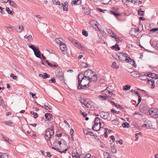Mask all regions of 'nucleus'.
<instances>
[{"label": "nucleus", "mask_w": 158, "mask_h": 158, "mask_svg": "<svg viewBox=\"0 0 158 158\" xmlns=\"http://www.w3.org/2000/svg\"><path fill=\"white\" fill-rule=\"evenodd\" d=\"M77 78L78 79V81L84 79L85 77H84V74L81 73L78 75Z\"/></svg>", "instance_id": "nucleus-23"}, {"label": "nucleus", "mask_w": 158, "mask_h": 158, "mask_svg": "<svg viewBox=\"0 0 158 158\" xmlns=\"http://www.w3.org/2000/svg\"><path fill=\"white\" fill-rule=\"evenodd\" d=\"M91 154L89 153H88L84 156H83V158H90L91 157Z\"/></svg>", "instance_id": "nucleus-45"}, {"label": "nucleus", "mask_w": 158, "mask_h": 158, "mask_svg": "<svg viewBox=\"0 0 158 158\" xmlns=\"http://www.w3.org/2000/svg\"><path fill=\"white\" fill-rule=\"evenodd\" d=\"M111 151L113 153H115L117 152V150L115 147L114 146L111 147Z\"/></svg>", "instance_id": "nucleus-42"}, {"label": "nucleus", "mask_w": 158, "mask_h": 158, "mask_svg": "<svg viewBox=\"0 0 158 158\" xmlns=\"http://www.w3.org/2000/svg\"><path fill=\"white\" fill-rule=\"evenodd\" d=\"M94 121H95V122H99L98 123H99L100 127H101V123L100 122V120L99 118H98V117H96L95 118Z\"/></svg>", "instance_id": "nucleus-43"}, {"label": "nucleus", "mask_w": 158, "mask_h": 158, "mask_svg": "<svg viewBox=\"0 0 158 158\" xmlns=\"http://www.w3.org/2000/svg\"><path fill=\"white\" fill-rule=\"evenodd\" d=\"M69 39L70 41L72 42L73 44H74V41H75V40L74 39L71 38H69Z\"/></svg>", "instance_id": "nucleus-62"}, {"label": "nucleus", "mask_w": 158, "mask_h": 158, "mask_svg": "<svg viewBox=\"0 0 158 158\" xmlns=\"http://www.w3.org/2000/svg\"><path fill=\"white\" fill-rule=\"evenodd\" d=\"M112 66L114 68H115L116 69H117L119 68L118 65L116 64V63L115 62L113 63Z\"/></svg>", "instance_id": "nucleus-41"}, {"label": "nucleus", "mask_w": 158, "mask_h": 158, "mask_svg": "<svg viewBox=\"0 0 158 158\" xmlns=\"http://www.w3.org/2000/svg\"><path fill=\"white\" fill-rule=\"evenodd\" d=\"M45 117L47 120L50 121L51 120V118H52V115L49 113H47L45 114Z\"/></svg>", "instance_id": "nucleus-12"}, {"label": "nucleus", "mask_w": 158, "mask_h": 158, "mask_svg": "<svg viewBox=\"0 0 158 158\" xmlns=\"http://www.w3.org/2000/svg\"><path fill=\"white\" fill-rule=\"evenodd\" d=\"M122 126L124 128H128L130 127L129 124L126 122L123 123Z\"/></svg>", "instance_id": "nucleus-30"}, {"label": "nucleus", "mask_w": 158, "mask_h": 158, "mask_svg": "<svg viewBox=\"0 0 158 158\" xmlns=\"http://www.w3.org/2000/svg\"><path fill=\"white\" fill-rule=\"evenodd\" d=\"M10 77L14 80H16L17 79V77L16 76H15L14 74L12 73L10 74Z\"/></svg>", "instance_id": "nucleus-49"}, {"label": "nucleus", "mask_w": 158, "mask_h": 158, "mask_svg": "<svg viewBox=\"0 0 158 158\" xmlns=\"http://www.w3.org/2000/svg\"><path fill=\"white\" fill-rule=\"evenodd\" d=\"M56 81V80L54 77H52V79L49 81V82L51 83H55Z\"/></svg>", "instance_id": "nucleus-52"}, {"label": "nucleus", "mask_w": 158, "mask_h": 158, "mask_svg": "<svg viewBox=\"0 0 158 158\" xmlns=\"http://www.w3.org/2000/svg\"><path fill=\"white\" fill-rule=\"evenodd\" d=\"M13 123L10 122V121H7L5 122V124L7 125H10L11 126H12V125L11 124H12Z\"/></svg>", "instance_id": "nucleus-57"}, {"label": "nucleus", "mask_w": 158, "mask_h": 158, "mask_svg": "<svg viewBox=\"0 0 158 158\" xmlns=\"http://www.w3.org/2000/svg\"><path fill=\"white\" fill-rule=\"evenodd\" d=\"M48 64L49 66L51 67H57L58 66V65H57L54 64L53 65L52 64L50 63H48Z\"/></svg>", "instance_id": "nucleus-55"}, {"label": "nucleus", "mask_w": 158, "mask_h": 158, "mask_svg": "<svg viewBox=\"0 0 158 158\" xmlns=\"http://www.w3.org/2000/svg\"><path fill=\"white\" fill-rule=\"evenodd\" d=\"M80 113L84 117H86L87 114L84 112H82L81 110L80 111Z\"/></svg>", "instance_id": "nucleus-47"}, {"label": "nucleus", "mask_w": 158, "mask_h": 158, "mask_svg": "<svg viewBox=\"0 0 158 158\" xmlns=\"http://www.w3.org/2000/svg\"><path fill=\"white\" fill-rule=\"evenodd\" d=\"M78 154H77V155L76 154L74 153H73L72 154V156L73 158H78L79 157V158H80V157L79 156V155H77Z\"/></svg>", "instance_id": "nucleus-48"}, {"label": "nucleus", "mask_w": 158, "mask_h": 158, "mask_svg": "<svg viewBox=\"0 0 158 158\" xmlns=\"http://www.w3.org/2000/svg\"><path fill=\"white\" fill-rule=\"evenodd\" d=\"M55 146H58V144L60 145L61 144L60 139H59L56 140L54 143Z\"/></svg>", "instance_id": "nucleus-18"}, {"label": "nucleus", "mask_w": 158, "mask_h": 158, "mask_svg": "<svg viewBox=\"0 0 158 158\" xmlns=\"http://www.w3.org/2000/svg\"><path fill=\"white\" fill-rule=\"evenodd\" d=\"M19 29H20V31H19V32H21L22 31H24V30L23 26H22L21 27L20 26H19Z\"/></svg>", "instance_id": "nucleus-61"}, {"label": "nucleus", "mask_w": 158, "mask_h": 158, "mask_svg": "<svg viewBox=\"0 0 158 158\" xmlns=\"http://www.w3.org/2000/svg\"><path fill=\"white\" fill-rule=\"evenodd\" d=\"M83 106L85 108H87V110H89L92 107V103L90 102H87L85 105Z\"/></svg>", "instance_id": "nucleus-11"}, {"label": "nucleus", "mask_w": 158, "mask_h": 158, "mask_svg": "<svg viewBox=\"0 0 158 158\" xmlns=\"http://www.w3.org/2000/svg\"><path fill=\"white\" fill-rule=\"evenodd\" d=\"M29 94L31 95L32 97L33 98H36V94H33L32 92H30L29 93Z\"/></svg>", "instance_id": "nucleus-50"}, {"label": "nucleus", "mask_w": 158, "mask_h": 158, "mask_svg": "<svg viewBox=\"0 0 158 158\" xmlns=\"http://www.w3.org/2000/svg\"><path fill=\"white\" fill-rule=\"evenodd\" d=\"M80 101L84 105V106L85 105V104L88 102L86 99H84L83 98H81L80 100Z\"/></svg>", "instance_id": "nucleus-26"}, {"label": "nucleus", "mask_w": 158, "mask_h": 158, "mask_svg": "<svg viewBox=\"0 0 158 158\" xmlns=\"http://www.w3.org/2000/svg\"><path fill=\"white\" fill-rule=\"evenodd\" d=\"M55 74L56 77L60 81L64 80V73L61 70H57L55 72Z\"/></svg>", "instance_id": "nucleus-2"}, {"label": "nucleus", "mask_w": 158, "mask_h": 158, "mask_svg": "<svg viewBox=\"0 0 158 158\" xmlns=\"http://www.w3.org/2000/svg\"><path fill=\"white\" fill-rule=\"evenodd\" d=\"M97 9L98 11H99L100 12L103 13H104V11H106V10H103L100 8H97Z\"/></svg>", "instance_id": "nucleus-60"}, {"label": "nucleus", "mask_w": 158, "mask_h": 158, "mask_svg": "<svg viewBox=\"0 0 158 158\" xmlns=\"http://www.w3.org/2000/svg\"><path fill=\"white\" fill-rule=\"evenodd\" d=\"M111 122L113 124L117 125H118V122L116 120H114L111 121Z\"/></svg>", "instance_id": "nucleus-46"}, {"label": "nucleus", "mask_w": 158, "mask_h": 158, "mask_svg": "<svg viewBox=\"0 0 158 158\" xmlns=\"http://www.w3.org/2000/svg\"><path fill=\"white\" fill-rule=\"evenodd\" d=\"M92 77L88 78V81H89V82L91 81H96L98 79L97 75L94 73H92Z\"/></svg>", "instance_id": "nucleus-7"}, {"label": "nucleus", "mask_w": 158, "mask_h": 158, "mask_svg": "<svg viewBox=\"0 0 158 158\" xmlns=\"http://www.w3.org/2000/svg\"><path fill=\"white\" fill-rule=\"evenodd\" d=\"M146 76L147 77H149L154 78L155 77L154 76H156V74L154 73H149L148 74H147Z\"/></svg>", "instance_id": "nucleus-35"}, {"label": "nucleus", "mask_w": 158, "mask_h": 158, "mask_svg": "<svg viewBox=\"0 0 158 158\" xmlns=\"http://www.w3.org/2000/svg\"><path fill=\"white\" fill-rule=\"evenodd\" d=\"M34 51V54L36 57L40 58L42 59L41 57V53L38 47Z\"/></svg>", "instance_id": "nucleus-9"}, {"label": "nucleus", "mask_w": 158, "mask_h": 158, "mask_svg": "<svg viewBox=\"0 0 158 158\" xmlns=\"http://www.w3.org/2000/svg\"><path fill=\"white\" fill-rule=\"evenodd\" d=\"M82 66L83 67L86 68L88 67V64L85 63L83 62L82 64Z\"/></svg>", "instance_id": "nucleus-58"}, {"label": "nucleus", "mask_w": 158, "mask_h": 158, "mask_svg": "<svg viewBox=\"0 0 158 158\" xmlns=\"http://www.w3.org/2000/svg\"><path fill=\"white\" fill-rule=\"evenodd\" d=\"M158 31V28H156L152 29L150 30L151 32H155Z\"/></svg>", "instance_id": "nucleus-51"}, {"label": "nucleus", "mask_w": 158, "mask_h": 158, "mask_svg": "<svg viewBox=\"0 0 158 158\" xmlns=\"http://www.w3.org/2000/svg\"><path fill=\"white\" fill-rule=\"evenodd\" d=\"M92 73H94V72L92 71L91 69L86 70L84 74L85 78H87V81H88V78L92 77Z\"/></svg>", "instance_id": "nucleus-5"}, {"label": "nucleus", "mask_w": 158, "mask_h": 158, "mask_svg": "<svg viewBox=\"0 0 158 158\" xmlns=\"http://www.w3.org/2000/svg\"><path fill=\"white\" fill-rule=\"evenodd\" d=\"M150 115L154 118L158 117V110L156 109L153 110H150L148 111Z\"/></svg>", "instance_id": "nucleus-4"}, {"label": "nucleus", "mask_w": 158, "mask_h": 158, "mask_svg": "<svg viewBox=\"0 0 158 158\" xmlns=\"http://www.w3.org/2000/svg\"><path fill=\"white\" fill-rule=\"evenodd\" d=\"M112 49H115V51H118L120 50V48L119 47V45L118 44H116L114 45L113 46L111 47Z\"/></svg>", "instance_id": "nucleus-16"}, {"label": "nucleus", "mask_w": 158, "mask_h": 158, "mask_svg": "<svg viewBox=\"0 0 158 158\" xmlns=\"http://www.w3.org/2000/svg\"><path fill=\"white\" fill-rule=\"evenodd\" d=\"M85 79H84L83 80L78 81V83L79 87H80L81 85L82 86V84H84L86 83V81H85Z\"/></svg>", "instance_id": "nucleus-22"}, {"label": "nucleus", "mask_w": 158, "mask_h": 158, "mask_svg": "<svg viewBox=\"0 0 158 158\" xmlns=\"http://www.w3.org/2000/svg\"><path fill=\"white\" fill-rule=\"evenodd\" d=\"M106 31L108 33H109L110 35L111 36V34L112 33H113V35H114V33H113L112 31L110 29H107L106 30Z\"/></svg>", "instance_id": "nucleus-53"}, {"label": "nucleus", "mask_w": 158, "mask_h": 158, "mask_svg": "<svg viewBox=\"0 0 158 158\" xmlns=\"http://www.w3.org/2000/svg\"><path fill=\"white\" fill-rule=\"evenodd\" d=\"M82 34L83 35L87 37L88 36V34L87 31H86L85 29H83L82 31Z\"/></svg>", "instance_id": "nucleus-36"}, {"label": "nucleus", "mask_w": 158, "mask_h": 158, "mask_svg": "<svg viewBox=\"0 0 158 158\" xmlns=\"http://www.w3.org/2000/svg\"><path fill=\"white\" fill-rule=\"evenodd\" d=\"M74 41V44H73L75 46L78 47L79 48H81V49H82L84 47L81 44L78 42L76 40Z\"/></svg>", "instance_id": "nucleus-13"}, {"label": "nucleus", "mask_w": 158, "mask_h": 158, "mask_svg": "<svg viewBox=\"0 0 158 158\" xmlns=\"http://www.w3.org/2000/svg\"><path fill=\"white\" fill-rule=\"evenodd\" d=\"M119 54H121L119 56H123L124 58H125V57L128 58H129V56L127 55V54L126 53H124L123 52H121Z\"/></svg>", "instance_id": "nucleus-32"}, {"label": "nucleus", "mask_w": 158, "mask_h": 158, "mask_svg": "<svg viewBox=\"0 0 158 158\" xmlns=\"http://www.w3.org/2000/svg\"><path fill=\"white\" fill-rule=\"evenodd\" d=\"M14 30V28L12 27H10L9 29H8V30L10 31H12Z\"/></svg>", "instance_id": "nucleus-63"}, {"label": "nucleus", "mask_w": 158, "mask_h": 158, "mask_svg": "<svg viewBox=\"0 0 158 158\" xmlns=\"http://www.w3.org/2000/svg\"><path fill=\"white\" fill-rule=\"evenodd\" d=\"M61 6H62V9L64 11H67L68 10V6L64 5L62 3Z\"/></svg>", "instance_id": "nucleus-38"}, {"label": "nucleus", "mask_w": 158, "mask_h": 158, "mask_svg": "<svg viewBox=\"0 0 158 158\" xmlns=\"http://www.w3.org/2000/svg\"><path fill=\"white\" fill-rule=\"evenodd\" d=\"M8 2H9L10 5L13 7L15 8L17 7L16 4L14 2L12 1L11 0H9Z\"/></svg>", "instance_id": "nucleus-17"}, {"label": "nucleus", "mask_w": 158, "mask_h": 158, "mask_svg": "<svg viewBox=\"0 0 158 158\" xmlns=\"http://www.w3.org/2000/svg\"><path fill=\"white\" fill-rule=\"evenodd\" d=\"M6 10L8 12V14H10L11 15H12L14 13V12L13 11L10 10L9 8L8 7H6Z\"/></svg>", "instance_id": "nucleus-28"}, {"label": "nucleus", "mask_w": 158, "mask_h": 158, "mask_svg": "<svg viewBox=\"0 0 158 158\" xmlns=\"http://www.w3.org/2000/svg\"><path fill=\"white\" fill-rule=\"evenodd\" d=\"M144 12L141 10V9L139 8L138 10V14L140 15V16H143L144 15Z\"/></svg>", "instance_id": "nucleus-29"}, {"label": "nucleus", "mask_w": 158, "mask_h": 158, "mask_svg": "<svg viewBox=\"0 0 158 158\" xmlns=\"http://www.w3.org/2000/svg\"><path fill=\"white\" fill-rule=\"evenodd\" d=\"M102 3L103 4L106 5L111 0H100Z\"/></svg>", "instance_id": "nucleus-34"}, {"label": "nucleus", "mask_w": 158, "mask_h": 158, "mask_svg": "<svg viewBox=\"0 0 158 158\" xmlns=\"http://www.w3.org/2000/svg\"><path fill=\"white\" fill-rule=\"evenodd\" d=\"M46 110H47V111L49 112H52V109L49 107H48L47 108H46Z\"/></svg>", "instance_id": "nucleus-59"}, {"label": "nucleus", "mask_w": 158, "mask_h": 158, "mask_svg": "<svg viewBox=\"0 0 158 158\" xmlns=\"http://www.w3.org/2000/svg\"><path fill=\"white\" fill-rule=\"evenodd\" d=\"M131 75L134 77L137 78L139 77L140 74L137 71H134L131 73Z\"/></svg>", "instance_id": "nucleus-10"}, {"label": "nucleus", "mask_w": 158, "mask_h": 158, "mask_svg": "<svg viewBox=\"0 0 158 158\" xmlns=\"http://www.w3.org/2000/svg\"><path fill=\"white\" fill-rule=\"evenodd\" d=\"M0 157L1 158H8V155L6 153H1Z\"/></svg>", "instance_id": "nucleus-27"}, {"label": "nucleus", "mask_w": 158, "mask_h": 158, "mask_svg": "<svg viewBox=\"0 0 158 158\" xmlns=\"http://www.w3.org/2000/svg\"><path fill=\"white\" fill-rule=\"evenodd\" d=\"M94 125H93V126L92 127V129L95 131H98V130H99L100 128L101 127H99V129H95V126H97L98 125V122H95V121H94Z\"/></svg>", "instance_id": "nucleus-24"}, {"label": "nucleus", "mask_w": 158, "mask_h": 158, "mask_svg": "<svg viewBox=\"0 0 158 158\" xmlns=\"http://www.w3.org/2000/svg\"><path fill=\"white\" fill-rule=\"evenodd\" d=\"M81 3V2L80 0H73L71 2L72 4H73L76 5H80Z\"/></svg>", "instance_id": "nucleus-15"}, {"label": "nucleus", "mask_w": 158, "mask_h": 158, "mask_svg": "<svg viewBox=\"0 0 158 158\" xmlns=\"http://www.w3.org/2000/svg\"><path fill=\"white\" fill-rule=\"evenodd\" d=\"M29 47L31 48L33 51H35V50L37 48V47H35L34 45L31 44L29 46Z\"/></svg>", "instance_id": "nucleus-44"}, {"label": "nucleus", "mask_w": 158, "mask_h": 158, "mask_svg": "<svg viewBox=\"0 0 158 158\" xmlns=\"http://www.w3.org/2000/svg\"><path fill=\"white\" fill-rule=\"evenodd\" d=\"M100 116L103 119H107L108 118L110 115L109 113L104 111H102L100 113Z\"/></svg>", "instance_id": "nucleus-6"}, {"label": "nucleus", "mask_w": 158, "mask_h": 158, "mask_svg": "<svg viewBox=\"0 0 158 158\" xmlns=\"http://www.w3.org/2000/svg\"><path fill=\"white\" fill-rule=\"evenodd\" d=\"M111 87V86L108 87L106 89L104 90H103L102 91V92H103V93H104L105 92H108V91H110V88Z\"/></svg>", "instance_id": "nucleus-54"}, {"label": "nucleus", "mask_w": 158, "mask_h": 158, "mask_svg": "<svg viewBox=\"0 0 158 158\" xmlns=\"http://www.w3.org/2000/svg\"><path fill=\"white\" fill-rule=\"evenodd\" d=\"M123 89L125 90H129L130 89V86L129 85H126L124 86Z\"/></svg>", "instance_id": "nucleus-40"}, {"label": "nucleus", "mask_w": 158, "mask_h": 158, "mask_svg": "<svg viewBox=\"0 0 158 158\" xmlns=\"http://www.w3.org/2000/svg\"><path fill=\"white\" fill-rule=\"evenodd\" d=\"M87 84L85 83L84 84H82V86L81 85L80 87H79V85H78L77 87V88L79 89H84L85 87H87Z\"/></svg>", "instance_id": "nucleus-31"}, {"label": "nucleus", "mask_w": 158, "mask_h": 158, "mask_svg": "<svg viewBox=\"0 0 158 158\" xmlns=\"http://www.w3.org/2000/svg\"><path fill=\"white\" fill-rule=\"evenodd\" d=\"M104 156L105 158H111L110 156V154L107 152H105L104 153Z\"/></svg>", "instance_id": "nucleus-37"}, {"label": "nucleus", "mask_w": 158, "mask_h": 158, "mask_svg": "<svg viewBox=\"0 0 158 158\" xmlns=\"http://www.w3.org/2000/svg\"><path fill=\"white\" fill-rule=\"evenodd\" d=\"M60 48L62 52H67V48L65 44L64 43H62L60 45Z\"/></svg>", "instance_id": "nucleus-8"}, {"label": "nucleus", "mask_w": 158, "mask_h": 158, "mask_svg": "<svg viewBox=\"0 0 158 158\" xmlns=\"http://www.w3.org/2000/svg\"><path fill=\"white\" fill-rule=\"evenodd\" d=\"M140 27L137 29L136 28H132L129 31L130 34L132 36H137L139 34V31L141 29H139Z\"/></svg>", "instance_id": "nucleus-3"}, {"label": "nucleus", "mask_w": 158, "mask_h": 158, "mask_svg": "<svg viewBox=\"0 0 158 158\" xmlns=\"http://www.w3.org/2000/svg\"><path fill=\"white\" fill-rule=\"evenodd\" d=\"M50 77V75L47 73H44L43 76V78L45 79L47 78H49Z\"/></svg>", "instance_id": "nucleus-39"}, {"label": "nucleus", "mask_w": 158, "mask_h": 158, "mask_svg": "<svg viewBox=\"0 0 158 158\" xmlns=\"http://www.w3.org/2000/svg\"><path fill=\"white\" fill-rule=\"evenodd\" d=\"M128 58H129L130 60H131L129 61L130 62V64L132 65H133V64H134V63L135 62V61L133 59L131 60V59L129 57Z\"/></svg>", "instance_id": "nucleus-56"}, {"label": "nucleus", "mask_w": 158, "mask_h": 158, "mask_svg": "<svg viewBox=\"0 0 158 158\" xmlns=\"http://www.w3.org/2000/svg\"><path fill=\"white\" fill-rule=\"evenodd\" d=\"M62 39L60 38H58L56 39L55 41L56 43L58 44H59L60 45L62 44L63 43L62 42Z\"/></svg>", "instance_id": "nucleus-20"}, {"label": "nucleus", "mask_w": 158, "mask_h": 158, "mask_svg": "<svg viewBox=\"0 0 158 158\" xmlns=\"http://www.w3.org/2000/svg\"><path fill=\"white\" fill-rule=\"evenodd\" d=\"M147 74H144V75H140L139 77V78L142 80H146L147 78L146 77Z\"/></svg>", "instance_id": "nucleus-21"}, {"label": "nucleus", "mask_w": 158, "mask_h": 158, "mask_svg": "<svg viewBox=\"0 0 158 158\" xmlns=\"http://www.w3.org/2000/svg\"><path fill=\"white\" fill-rule=\"evenodd\" d=\"M110 12L111 14L114 15L116 17L119 16L121 15L120 13H117L116 12L115 10H110Z\"/></svg>", "instance_id": "nucleus-19"}, {"label": "nucleus", "mask_w": 158, "mask_h": 158, "mask_svg": "<svg viewBox=\"0 0 158 158\" xmlns=\"http://www.w3.org/2000/svg\"><path fill=\"white\" fill-rule=\"evenodd\" d=\"M123 140L122 139H120V140L117 141V143H119L121 144H123Z\"/></svg>", "instance_id": "nucleus-64"}, {"label": "nucleus", "mask_w": 158, "mask_h": 158, "mask_svg": "<svg viewBox=\"0 0 158 158\" xmlns=\"http://www.w3.org/2000/svg\"><path fill=\"white\" fill-rule=\"evenodd\" d=\"M12 68L14 69L17 72L19 73H21L22 72V71L21 69L18 68L17 66L15 65L14 64H12Z\"/></svg>", "instance_id": "nucleus-14"}, {"label": "nucleus", "mask_w": 158, "mask_h": 158, "mask_svg": "<svg viewBox=\"0 0 158 158\" xmlns=\"http://www.w3.org/2000/svg\"><path fill=\"white\" fill-rule=\"evenodd\" d=\"M54 127L53 125L51 126V129L49 128L46 129L45 131L44 137L47 142L50 141V138L54 134Z\"/></svg>", "instance_id": "nucleus-1"}, {"label": "nucleus", "mask_w": 158, "mask_h": 158, "mask_svg": "<svg viewBox=\"0 0 158 158\" xmlns=\"http://www.w3.org/2000/svg\"><path fill=\"white\" fill-rule=\"evenodd\" d=\"M107 98L108 97L106 96L99 95V99L102 100H106L107 99Z\"/></svg>", "instance_id": "nucleus-25"}, {"label": "nucleus", "mask_w": 158, "mask_h": 158, "mask_svg": "<svg viewBox=\"0 0 158 158\" xmlns=\"http://www.w3.org/2000/svg\"><path fill=\"white\" fill-rule=\"evenodd\" d=\"M118 59L120 60L121 61L123 62L125 61V58L123 56H121L118 55Z\"/></svg>", "instance_id": "nucleus-33"}]
</instances>
